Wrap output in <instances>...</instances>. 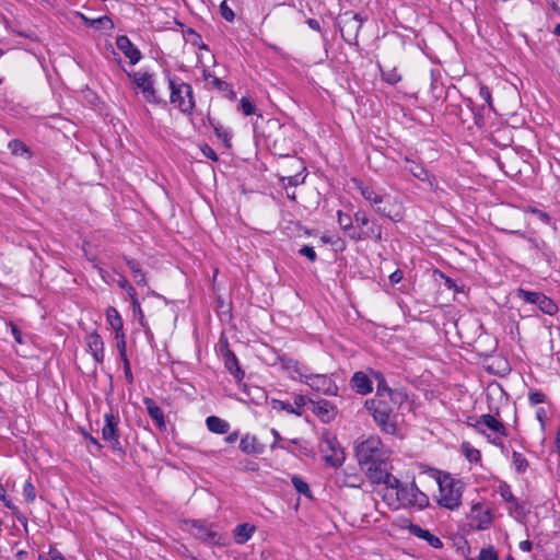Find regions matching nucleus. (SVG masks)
<instances>
[{"mask_svg": "<svg viewBox=\"0 0 560 560\" xmlns=\"http://www.w3.org/2000/svg\"><path fill=\"white\" fill-rule=\"evenodd\" d=\"M118 342H117V348L119 350V355H120V359H125V358H128L127 357V350H126V341H125V335L124 332H119V338H118Z\"/></svg>", "mask_w": 560, "mask_h": 560, "instance_id": "obj_56", "label": "nucleus"}, {"mask_svg": "<svg viewBox=\"0 0 560 560\" xmlns=\"http://www.w3.org/2000/svg\"><path fill=\"white\" fill-rule=\"evenodd\" d=\"M49 557V560H67L65 556L56 548H50Z\"/></svg>", "mask_w": 560, "mask_h": 560, "instance_id": "obj_63", "label": "nucleus"}, {"mask_svg": "<svg viewBox=\"0 0 560 560\" xmlns=\"http://www.w3.org/2000/svg\"><path fill=\"white\" fill-rule=\"evenodd\" d=\"M202 153L205 156H207L208 159L212 160V161H218V155L217 153L213 151L212 148H210L209 145H205L202 148Z\"/></svg>", "mask_w": 560, "mask_h": 560, "instance_id": "obj_62", "label": "nucleus"}, {"mask_svg": "<svg viewBox=\"0 0 560 560\" xmlns=\"http://www.w3.org/2000/svg\"><path fill=\"white\" fill-rule=\"evenodd\" d=\"M355 456L360 467L369 477L373 470L386 465L390 451L377 435H371L355 444Z\"/></svg>", "mask_w": 560, "mask_h": 560, "instance_id": "obj_1", "label": "nucleus"}, {"mask_svg": "<svg viewBox=\"0 0 560 560\" xmlns=\"http://www.w3.org/2000/svg\"><path fill=\"white\" fill-rule=\"evenodd\" d=\"M304 176H301V174L283 177L282 182L284 185L289 186H298L304 182Z\"/></svg>", "mask_w": 560, "mask_h": 560, "instance_id": "obj_51", "label": "nucleus"}, {"mask_svg": "<svg viewBox=\"0 0 560 560\" xmlns=\"http://www.w3.org/2000/svg\"><path fill=\"white\" fill-rule=\"evenodd\" d=\"M8 147L13 155L26 156L27 159H30L32 156L28 148L21 140H18V139L11 140L9 142Z\"/></svg>", "mask_w": 560, "mask_h": 560, "instance_id": "obj_35", "label": "nucleus"}, {"mask_svg": "<svg viewBox=\"0 0 560 560\" xmlns=\"http://www.w3.org/2000/svg\"><path fill=\"white\" fill-rule=\"evenodd\" d=\"M394 405L395 401L383 398H372L365 401V407L371 412L378 428L384 433L390 435H395L398 431Z\"/></svg>", "mask_w": 560, "mask_h": 560, "instance_id": "obj_3", "label": "nucleus"}, {"mask_svg": "<svg viewBox=\"0 0 560 560\" xmlns=\"http://www.w3.org/2000/svg\"><path fill=\"white\" fill-rule=\"evenodd\" d=\"M460 450L465 457L470 463H478L481 459L480 451L475 448L469 442H463L460 445Z\"/></svg>", "mask_w": 560, "mask_h": 560, "instance_id": "obj_36", "label": "nucleus"}, {"mask_svg": "<svg viewBox=\"0 0 560 560\" xmlns=\"http://www.w3.org/2000/svg\"><path fill=\"white\" fill-rule=\"evenodd\" d=\"M353 222L355 223L354 224V228H358V229H366L368 226H371L372 222L366 212L363 211V210H358L355 213H354V217H353Z\"/></svg>", "mask_w": 560, "mask_h": 560, "instance_id": "obj_39", "label": "nucleus"}, {"mask_svg": "<svg viewBox=\"0 0 560 560\" xmlns=\"http://www.w3.org/2000/svg\"><path fill=\"white\" fill-rule=\"evenodd\" d=\"M299 253L302 255V256H305L306 258H308L311 261H315L316 260V252L314 250L313 247L311 246H307V245H304L300 250Z\"/></svg>", "mask_w": 560, "mask_h": 560, "instance_id": "obj_53", "label": "nucleus"}, {"mask_svg": "<svg viewBox=\"0 0 560 560\" xmlns=\"http://www.w3.org/2000/svg\"><path fill=\"white\" fill-rule=\"evenodd\" d=\"M409 532L413 536L425 540L431 547L435 549H440L443 547V542L438 536L431 534L428 529H424L417 524H410Z\"/></svg>", "mask_w": 560, "mask_h": 560, "instance_id": "obj_22", "label": "nucleus"}, {"mask_svg": "<svg viewBox=\"0 0 560 560\" xmlns=\"http://www.w3.org/2000/svg\"><path fill=\"white\" fill-rule=\"evenodd\" d=\"M117 48L130 60L131 65H136L141 59L140 50L130 42V39L120 35L116 39Z\"/></svg>", "mask_w": 560, "mask_h": 560, "instance_id": "obj_17", "label": "nucleus"}, {"mask_svg": "<svg viewBox=\"0 0 560 560\" xmlns=\"http://www.w3.org/2000/svg\"><path fill=\"white\" fill-rule=\"evenodd\" d=\"M353 389L360 395L372 392V381L363 372H355L351 378Z\"/></svg>", "mask_w": 560, "mask_h": 560, "instance_id": "obj_23", "label": "nucleus"}, {"mask_svg": "<svg viewBox=\"0 0 560 560\" xmlns=\"http://www.w3.org/2000/svg\"><path fill=\"white\" fill-rule=\"evenodd\" d=\"M121 361L124 363V373H125L126 381L128 384H132L133 375L131 372L130 362H129L128 358L121 359Z\"/></svg>", "mask_w": 560, "mask_h": 560, "instance_id": "obj_54", "label": "nucleus"}, {"mask_svg": "<svg viewBox=\"0 0 560 560\" xmlns=\"http://www.w3.org/2000/svg\"><path fill=\"white\" fill-rule=\"evenodd\" d=\"M410 483L409 485H401L400 488L396 490V500L392 504L395 509H398L400 506H410Z\"/></svg>", "mask_w": 560, "mask_h": 560, "instance_id": "obj_32", "label": "nucleus"}, {"mask_svg": "<svg viewBox=\"0 0 560 560\" xmlns=\"http://www.w3.org/2000/svg\"><path fill=\"white\" fill-rule=\"evenodd\" d=\"M202 78L206 82L207 89H213L218 90L223 93L225 97L233 101L235 98V92L232 89V85L228 82L221 80L220 78L215 77L213 73H211L209 70L203 69L202 70Z\"/></svg>", "mask_w": 560, "mask_h": 560, "instance_id": "obj_15", "label": "nucleus"}, {"mask_svg": "<svg viewBox=\"0 0 560 560\" xmlns=\"http://www.w3.org/2000/svg\"><path fill=\"white\" fill-rule=\"evenodd\" d=\"M206 424L209 431L217 434H224L230 430L229 422L215 416L208 417Z\"/></svg>", "mask_w": 560, "mask_h": 560, "instance_id": "obj_30", "label": "nucleus"}, {"mask_svg": "<svg viewBox=\"0 0 560 560\" xmlns=\"http://www.w3.org/2000/svg\"><path fill=\"white\" fill-rule=\"evenodd\" d=\"M128 77L132 80V83L139 89L148 103L155 105H166L165 101L159 95L154 88L153 75L149 72L137 71L129 73Z\"/></svg>", "mask_w": 560, "mask_h": 560, "instance_id": "obj_9", "label": "nucleus"}, {"mask_svg": "<svg viewBox=\"0 0 560 560\" xmlns=\"http://www.w3.org/2000/svg\"><path fill=\"white\" fill-rule=\"evenodd\" d=\"M469 517L470 525L477 530H485L492 524L491 510L480 503L471 506Z\"/></svg>", "mask_w": 560, "mask_h": 560, "instance_id": "obj_14", "label": "nucleus"}, {"mask_svg": "<svg viewBox=\"0 0 560 560\" xmlns=\"http://www.w3.org/2000/svg\"><path fill=\"white\" fill-rule=\"evenodd\" d=\"M306 405V398L303 395H295L294 396V409L295 410H303V407Z\"/></svg>", "mask_w": 560, "mask_h": 560, "instance_id": "obj_60", "label": "nucleus"}, {"mask_svg": "<svg viewBox=\"0 0 560 560\" xmlns=\"http://www.w3.org/2000/svg\"><path fill=\"white\" fill-rule=\"evenodd\" d=\"M319 448L324 455L326 463H328L329 465L337 467L343 463V452L339 447L335 439L328 436L324 438L320 441Z\"/></svg>", "mask_w": 560, "mask_h": 560, "instance_id": "obj_13", "label": "nucleus"}, {"mask_svg": "<svg viewBox=\"0 0 560 560\" xmlns=\"http://www.w3.org/2000/svg\"><path fill=\"white\" fill-rule=\"evenodd\" d=\"M373 485H385L387 489L397 490L402 485L398 478L387 471L386 467H382L368 477Z\"/></svg>", "mask_w": 560, "mask_h": 560, "instance_id": "obj_16", "label": "nucleus"}, {"mask_svg": "<svg viewBox=\"0 0 560 560\" xmlns=\"http://www.w3.org/2000/svg\"><path fill=\"white\" fill-rule=\"evenodd\" d=\"M512 464L517 474H524L528 468V460L526 457L516 451L512 453Z\"/></svg>", "mask_w": 560, "mask_h": 560, "instance_id": "obj_37", "label": "nucleus"}, {"mask_svg": "<svg viewBox=\"0 0 560 560\" xmlns=\"http://www.w3.org/2000/svg\"><path fill=\"white\" fill-rule=\"evenodd\" d=\"M270 404L275 410L287 411L288 413H292L299 417L303 415V410H295L294 407L287 401L280 399H271Z\"/></svg>", "mask_w": 560, "mask_h": 560, "instance_id": "obj_38", "label": "nucleus"}, {"mask_svg": "<svg viewBox=\"0 0 560 560\" xmlns=\"http://www.w3.org/2000/svg\"><path fill=\"white\" fill-rule=\"evenodd\" d=\"M476 560H499V556L494 547L489 546L480 550L478 559Z\"/></svg>", "mask_w": 560, "mask_h": 560, "instance_id": "obj_46", "label": "nucleus"}, {"mask_svg": "<svg viewBox=\"0 0 560 560\" xmlns=\"http://www.w3.org/2000/svg\"><path fill=\"white\" fill-rule=\"evenodd\" d=\"M292 485L294 487V489L300 493V494H303L307 498L311 497V490H310V487L308 485L302 480L300 477L298 476H293L292 477Z\"/></svg>", "mask_w": 560, "mask_h": 560, "instance_id": "obj_42", "label": "nucleus"}, {"mask_svg": "<svg viewBox=\"0 0 560 560\" xmlns=\"http://www.w3.org/2000/svg\"><path fill=\"white\" fill-rule=\"evenodd\" d=\"M255 532V526L244 523L238 524L234 529V539L236 544H245L247 540L250 539Z\"/></svg>", "mask_w": 560, "mask_h": 560, "instance_id": "obj_29", "label": "nucleus"}, {"mask_svg": "<svg viewBox=\"0 0 560 560\" xmlns=\"http://www.w3.org/2000/svg\"><path fill=\"white\" fill-rule=\"evenodd\" d=\"M479 96L481 100H483L490 107L492 106L491 103V92L488 86L480 85L479 88Z\"/></svg>", "mask_w": 560, "mask_h": 560, "instance_id": "obj_55", "label": "nucleus"}, {"mask_svg": "<svg viewBox=\"0 0 560 560\" xmlns=\"http://www.w3.org/2000/svg\"><path fill=\"white\" fill-rule=\"evenodd\" d=\"M84 439H85V441H86L89 444L93 445V446L96 448V451H101L102 445H101V443L98 442V440H97V439H95L94 436H92V435H91V434H89V433H84Z\"/></svg>", "mask_w": 560, "mask_h": 560, "instance_id": "obj_61", "label": "nucleus"}, {"mask_svg": "<svg viewBox=\"0 0 560 560\" xmlns=\"http://www.w3.org/2000/svg\"><path fill=\"white\" fill-rule=\"evenodd\" d=\"M406 166L405 168L411 173L416 178L421 182H427L431 187L435 184L434 176L430 175L429 172L421 165L410 160L409 158H405Z\"/></svg>", "mask_w": 560, "mask_h": 560, "instance_id": "obj_21", "label": "nucleus"}, {"mask_svg": "<svg viewBox=\"0 0 560 560\" xmlns=\"http://www.w3.org/2000/svg\"><path fill=\"white\" fill-rule=\"evenodd\" d=\"M222 357L224 359L225 368L229 370V372L236 378L242 380L244 376V372L241 370L238 365V360L234 352L230 350L228 342L225 341V345L221 349Z\"/></svg>", "mask_w": 560, "mask_h": 560, "instance_id": "obj_19", "label": "nucleus"}, {"mask_svg": "<svg viewBox=\"0 0 560 560\" xmlns=\"http://www.w3.org/2000/svg\"><path fill=\"white\" fill-rule=\"evenodd\" d=\"M220 13L222 18L229 22H232L234 20V12L233 10L226 4L225 1H223L220 4Z\"/></svg>", "mask_w": 560, "mask_h": 560, "instance_id": "obj_50", "label": "nucleus"}, {"mask_svg": "<svg viewBox=\"0 0 560 560\" xmlns=\"http://www.w3.org/2000/svg\"><path fill=\"white\" fill-rule=\"evenodd\" d=\"M89 23L91 25H96L97 24L102 28H113L114 27V24H113L112 20L108 16H106V15L100 16V18H97L95 20H91V21H89Z\"/></svg>", "mask_w": 560, "mask_h": 560, "instance_id": "obj_48", "label": "nucleus"}, {"mask_svg": "<svg viewBox=\"0 0 560 560\" xmlns=\"http://www.w3.org/2000/svg\"><path fill=\"white\" fill-rule=\"evenodd\" d=\"M516 296L526 303L537 305L538 308L547 315H555L558 312L557 304L541 292L517 289Z\"/></svg>", "mask_w": 560, "mask_h": 560, "instance_id": "obj_11", "label": "nucleus"}, {"mask_svg": "<svg viewBox=\"0 0 560 560\" xmlns=\"http://www.w3.org/2000/svg\"><path fill=\"white\" fill-rule=\"evenodd\" d=\"M373 377L377 382L376 395L374 398H383L394 401L395 393L388 387L384 375L381 372H373Z\"/></svg>", "mask_w": 560, "mask_h": 560, "instance_id": "obj_24", "label": "nucleus"}, {"mask_svg": "<svg viewBox=\"0 0 560 560\" xmlns=\"http://www.w3.org/2000/svg\"><path fill=\"white\" fill-rule=\"evenodd\" d=\"M311 402L314 405L313 412L319 418L325 421H329L331 418H334L335 408L329 401L322 399L316 402L311 400Z\"/></svg>", "mask_w": 560, "mask_h": 560, "instance_id": "obj_26", "label": "nucleus"}, {"mask_svg": "<svg viewBox=\"0 0 560 560\" xmlns=\"http://www.w3.org/2000/svg\"><path fill=\"white\" fill-rule=\"evenodd\" d=\"M363 22L358 13H343L339 20L341 37L349 44L357 43Z\"/></svg>", "mask_w": 560, "mask_h": 560, "instance_id": "obj_10", "label": "nucleus"}, {"mask_svg": "<svg viewBox=\"0 0 560 560\" xmlns=\"http://www.w3.org/2000/svg\"><path fill=\"white\" fill-rule=\"evenodd\" d=\"M23 497L27 503H33L36 499V490L32 481L28 479L23 486Z\"/></svg>", "mask_w": 560, "mask_h": 560, "instance_id": "obj_43", "label": "nucleus"}, {"mask_svg": "<svg viewBox=\"0 0 560 560\" xmlns=\"http://www.w3.org/2000/svg\"><path fill=\"white\" fill-rule=\"evenodd\" d=\"M143 405L145 406V409L148 411V415L151 417V419L154 421L155 425L160 430H165L166 423L164 418L163 410L156 405L154 399L150 397L143 398Z\"/></svg>", "mask_w": 560, "mask_h": 560, "instance_id": "obj_20", "label": "nucleus"}, {"mask_svg": "<svg viewBox=\"0 0 560 560\" xmlns=\"http://www.w3.org/2000/svg\"><path fill=\"white\" fill-rule=\"evenodd\" d=\"M349 478H350V480L345 481L346 486L353 487V488L361 487L363 480L359 475H353V476H350Z\"/></svg>", "mask_w": 560, "mask_h": 560, "instance_id": "obj_58", "label": "nucleus"}, {"mask_svg": "<svg viewBox=\"0 0 560 560\" xmlns=\"http://www.w3.org/2000/svg\"><path fill=\"white\" fill-rule=\"evenodd\" d=\"M382 78L385 82L392 85L398 83L401 80V77L396 69L382 70Z\"/></svg>", "mask_w": 560, "mask_h": 560, "instance_id": "obj_45", "label": "nucleus"}, {"mask_svg": "<svg viewBox=\"0 0 560 560\" xmlns=\"http://www.w3.org/2000/svg\"><path fill=\"white\" fill-rule=\"evenodd\" d=\"M439 498L438 503L448 510H456L462 504L464 483L444 474L438 477Z\"/></svg>", "mask_w": 560, "mask_h": 560, "instance_id": "obj_6", "label": "nucleus"}, {"mask_svg": "<svg viewBox=\"0 0 560 560\" xmlns=\"http://www.w3.org/2000/svg\"><path fill=\"white\" fill-rule=\"evenodd\" d=\"M467 424L479 434L485 435L489 443L502 448L504 447V439L508 436L509 431L494 415L485 413L475 419L468 418Z\"/></svg>", "mask_w": 560, "mask_h": 560, "instance_id": "obj_5", "label": "nucleus"}, {"mask_svg": "<svg viewBox=\"0 0 560 560\" xmlns=\"http://www.w3.org/2000/svg\"><path fill=\"white\" fill-rule=\"evenodd\" d=\"M240 450L245 454H259L264 447L258 443L255 435L245 434L240 441Z\"/></svg>", "mask_w": 560, "mask_h": 560, "instance_id": "obj_25", "label": "nucleus"}, {"mask_svg": "<svg viewBox=\"0 0 560 560\" xmlns=\"http://www.w3.org/2000/svg\"><path fill=\"white\" fill-rule=\"evenodd\" d=\"M528 400L532 405L542 404L546 400V395L541 392H532L528 395Z\"/></svg>", "mask_w": 560, "mask_h": 560, "instance_id": "obj_52", "label": "nucleus"}, {"mask_svg": "<svg viewBox=\"0 0 560 560\" xmlns=\"http://www.w3.org/2000/svg\"><path fill=\"white\" fill-rule=\"evenodd\" d=\"M8 326L10 327L11 329V332L13 335V338L15 339L16 342L19 343H22L23 340H22V332L21 330L18 328L16 325H14L13 323H9Z\"/></svg>", "mask_w": 560, "mask_h": 560, "instance_id": "obj_59", "label": "nucleus"}, {"mask_svg": "<svg viewBox=\"0 0 560 560\" xmlns=\"http://www.w3.org/2000/svg\"><path fill=\"white\" fill-rule=\"evenodd\" d=\"M410 506H417L419 509H424L429 505V498L425 493L420 491L417 487L416 482L410 483Z\"/></svg>", "mask_w": 560, "mask_h": 560, "instance_id": "obj_28", "label": "nucleus"}, {"mask_svg": "<svg viewBox=\"0 0 560 560\" xmlns=\"http://www.w3.org/2000/svg\"><path fill=\"white\" fill-rule=\"evenodd\" d=\"M301 382L305 383L312 389L327 396H336L338 394V386L335 381L326 374H312L306 373L298 362H292Z\"/></svg>", "mask_w": 560, "mask_h": 560, "instance_id": "obj_8", "label": "nucleus"}, {"mask_svg": "<svg viewBox=\"0 0 560 560\" xmlns=\"http://www.w3.org/2000/svg\"><path fill=\"white\" fill-rule=\"evenodd\" d=\"M85 341L88 349L91 352L94 360L97 363H102L105 357L104 342L102 337L96 331H93L86 336Z\"/></svg>", "mask_w": 560, "mask_h": 560, "instance_id": "obj_18", "label": "nucleus"}, {"mask_svg": "<svg viewBox=\"0 0 560 560\" xmlns=\"http://www.w3.org/2000/svg\"><path fill=\"white\" fill-rule=\"evenodd\" d=\"M357 187L362 197L374 207L377 213L394 222L402 220V206L396 198H392L389 195H381L372 186L363 185L361 182L357 183Z\"/></svg>", "mask_w": 560, "mask_h": 560, "instance_id": "obj_2", "label": "nucleus"}, {"mask_svg": "<svg viewBox=\"0 0 560 560\" xmlns=\"http://www.w3.org/2000/svg\"><path fill=\"white\" fill-rule=\"evenodd\" d=\"M106 319H107L108 324L110 325V327L116 331V339H118L119 332L122 331V327H124V323H122V318H121L120 314L118 313V311L115 307L109 306L106 310Z\"/></svg>", "mask_w": 560, "mask_h": 560, "instance_id": "obj_31", "label": "nucleus"}, {"mask_svg": "<svg viewBox=\"0 0 560 560\" xmlns=\"http://www.w3.org/2000/svg\"><path fill=\"white\" fill-rule=\"evenodd\" d=\"M0 501L3 502L4 506L8 508L13 512L14 515H16L18 520L21 522V517L19 516V511L13 501L7 495V491L2 483L0 482Z\"/></svg>", "mask_w": 560, "mask_h": 560, "instance_id": "obj_40", "label": "nucleus"}, {"mask_svg": "<svg viewBox=\"0 0 560 560\" xmlns=\"http://www.w3.org/2000/svg\"><path fill=\"white\" fill-rule=\"evenodd\" d=\"M240 109L245 116H250L256 114L255 104L247 97H242L240 101Z\"/></svg>", "mask_w": 560, "mask_h": 560, "instance_id": "obj_44", "label": "nucleus"}, {"mask_svg": "<svg viewBox=\"0 0 560 560\" xmlns=\"http://www.w3.org/2000/svg\"><path fill=\"white\" fill-rule=\"evenodd\" d=\"M126 264L132 272L136 283L138 285H147V278L140 267V264L132 258H126Z\"/></svg>", "mask_w": 560, "mask_h": 560, "instance_id": "obj_34", "label": "nucleus"}, {"mask_svg": "<svg viewBox=\"0 0 560 560\" xmlns=\"http://www.w3.org/2000/svg\"><path fill=\"white\" fill-rule=\"evenodd\" d=\"M196 535L203 540H213L217 536L215 533L203 526L197 527Z\"/></svg>", "mask_w": 560, "mask_h": 560, "instance_id": "obj_49", "label": "nucleus"}, {"mask_svg": "<svg viewBox=\"0 0 560 560\" xmlns=\"http://www.w3.org/2000/svg\"><path fill=\"white\" fill-rule=\"evenodd\" d=\"M271 434L275 438V442L270 445L271 450H275L277 447L288 450L284 445L280 444V441H282V438L277 429H271Z\"/></svg>", "mask_w": 560, "mask_h": 560, "instance_id": "obj_57", "label": "nucleus"}, {"mask_svg": "<svg viewBox=\"0 0 560 560\" xmlns=\"http://www.w3.org/2000/svg\"><path fill=\"white\" fill-rule=\"evenodd\" d=\"M337 221L345 234L352 241L358 242L370 238H374L375 241L382 240V226L376 222H372L371 226L366 229L354 228L351 217L343 213L341 210L337 211Z\"/></svg>", "mask_w": 560, "mask_h": 560, "instance_id": "obj_7", "label": "nucleus"}, {"mask_svg": "<svg viewBox=\"0 0 560 560\" xmlns=\"http://www.w3.org/2000/svg\"><path fill=\"white\" fill-rule=\"evenodd\" d=\"M104 427L102 429V438L104 441L110 443L115 451L121 450V444L118 435L119 417L113 412L104 415Z\"/></svg>", "mask_w": 560, "mask_h": 560, "instance_id": "obj_12", "label": "nucleus"}, {"mask_svg": "<svg viewBox=\"0 0 560 560\" xmlns=\"http://www.w3.org/2000/svg\"><path fill=\"white\" fill-rule=\"evenodd\" d=\"M536 418L540 422L541 428L545 427V421L547 419V412L544 408H538L536 411Z\"/></svg>", "mask_w": 560, "mask_h": 560, "instance_id": "obj_64", "label": "nucleus"}, {"mask_svg": "<svg viewBox=\"0 0 560 560\" xmlns=\"http://www.w3.org/2000/svg\"><path fill=\"white\" fill-rule=\"evenodd\" d=\"M186 34L194 45L199 46L201 49H208V46L202 43L201 36L197 34L192 28H189Z\"/></svg>", "mask_w": 560, "mask_h": 560, "instance_id": "obj_47", "label": "nucleus"}, {"mask_svg": "<svg viewBox=\"0 0 560 560\" xmlns=\"http://www.w3.org/2000/svg\"><path fill=\"white\" fill-rule=\"evenodd\" d=\"M165 75L170 89V103L184 115H191L196 108L192 86L168 71Z\"/></svg>", "mask_w": 560, "mask_h": 560, "instance_id": "obj_4", "label": "nucleus"}, {"mask_svg": "<svg viewBox=\"0 0 560 560\" xmlns=\"http://www.w3.org/2000/svg\"><path fill=\"white\" fill-rule=\"evenodd\" d=\"M498 492L501 498L509 504L510 511H517L521 506L517 499L512 493L511 487L506 482H500L498 486Z\"/></svg>", "mask_w": 560, "mask_h": 560, "instance_id": "obj_27", "label": "nucleus"}, {"mask_svg": "<svg viewBox=\"0 0 560 560\" xmlns=\"http://www.w3.org/2000/svg\"><path fill=\"white\" fill-rule=\"evenodd\" d=\"M208 119H209V124L211 125V127L214 130L215 136L223 141V143L225 144L226 148H230L231 147L230 141L232 138L231 130L229 128L222 126L220 122H217L214 119H211V118H208Z\"/></svg>", "mask_w": 560, "mask_h": 560, "instance_id": "obj_33", "label": "nucleus"}, {"mask_svg": "<svg viewBox=\"0 0 560 560\" xmlns=\"http://www.w3.org/2000/svg\"><path fill=\"white\" fill-rule=\"evenodd\" d=\"M320 240L324 243L330 244L335 250L342 252L346 248L345 242L337 235H326L324 234Z\"/></svg>", "mask_w": 560, "mask_h": 560, "instance_id": "obj_41", "label": "nucleus"}]
</instances>
